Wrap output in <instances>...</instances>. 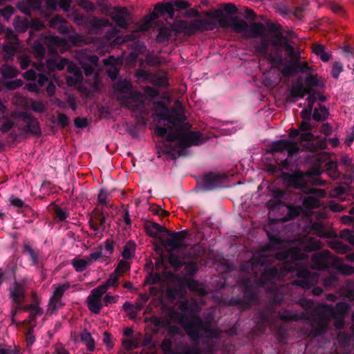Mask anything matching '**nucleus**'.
<instances>
[{"label":"nucleus","mask_w":354,"mask_h":354,"mask_svg":"<svg viewBox=\"0 0 354 354\" xmlns=\"http://www.w3.org/2000/svg\"><path fill=\"white\" fill-rule=\"evenodd\" d=\"M238 8L232 3L223 5V9H215L205 12V16L216 19L218 26L222 28H232L237 33H245V38L263 37L266 27L261 22H253L250 25L244 20H239L234 15Z\"/></svg>","instance_id":"f257e3e1"},{"label":"nucleus","mask_w":354,"mask_h":354,"mask_svg":"<svg viewBox=\"0 0 354 354\" xmlns=\"http://www.w3.org/2000/svg\"><path fill=\"white\" fill-rule=\"evenodd\" d=\"M274 257L279 261H284L283 264L280 269L274 266L265 268L261 273V283L279 279L288 273L296 274L300 267L299 261L308 258V255L297 247L277 251Z\"/></svg>","instance_id":"f03ea898"},{"label":"nucleus","mask_w":354,"mask_h":354,"mask_svg":"<svg viewBox=\"0 0 354 354\" xmlns=\"http://www.w3.org/2000/svg\"><path fill=\"white\" fill-rule=\"evenodd\" d=\"M145 230L148 236L153 238H158V234L164 232L170 238L165 241L161 240L162 244L166 248L169 247L172 250H177L180 248L181 244L187 236V232L182 230L179 232H170L160 224L147 221L144 225Z\"/></svg>","instance_id":"7ed1b4c3"},{"label":"nucleus","mask_w":354,"mask_h":354,"mask_svg":"<svg viewBox=\"0 0 354 354\" xmlns=\"http://www.w3.org/2000/svg\"><path fill=\"white\" fill-rule=\"evenodd\" d=\"M217 24L216 19L210 17L204 19H194L189 23L183 19H178L172 24L171 28L172 32L176 34L184 33L187 36H192L196 32L213 30L217 27Z\"/></svg>","instance_id":"20e7f679"},{"label":"nucleus","mask_w":354,"mask_h":354,"mask_svg":"<svg viewBox=\"0 0 354 354\" xmlns=\"http://www.w3.org/2000/svg\"><path fill=\"white\" fill-rule=\"evenodd\" d=\"M190 340L194 344V347H188L176 354H202L198 344L201 338V330L208 331L210 327L205 326L203 320L197 315H192L187 322H181Z\"/></svg>","instance_id":"39448f33"},{"label":"nucleus","mask_w":354,"mask_h":354,"mask_svg":"<svg viewBox=\"0 0 354 354\" xmlns=\"http://www.w3.org/2000/svg\"><path fill=\"white\" fill-rule=\"evenodd\" d=\"M309 176L307 172L297 171L295 173H286L283 179L288 187L301 190L306 194H315L318 197H325L326 192L323 189H317L309 187L310 180L306 177Z\"/></svg>","instance_id":"423d86ee"},{"label":"nucleus","mask_w":354,"mask_h":354,"mask_svg":"<svg viewBox=\"0 0 354 354\" xmlns=\"http://www.w3.org/2000/svg\"><path fill=\"white\" fill-rule=\"evenodd\" d=\"M298 279L295 281V283L305 290H309L311 288L312 293L315 296H319L323 292L321 287L315 286L318 282L319 276L317 273L310 271L307 268L299 267L296 272Z\"/></svg>","instance_id":"0eeeda50"},{"label":"nucleus","mask_w":354,"mask_h":354,"mask_svg":"<svg viewBox=\"0 0 354 354\" xmlns=\"http://www.w3.org/2000/svg\"><path fill=\"white\" fill-rule=\"evenodd\" d=\"M202 133L199 131H182L181 136L179 138V149H178V156H183L185 150L191 146H198L205 142L202 138Z\"/></svg>","instance_id":"6e6552de"},{"label":"nucleus","mask_w":354,"mask_h":354,"mask_svg":"<svg viewBox=\"0 0 354 354\" xmlns=\"http://www.w3.org/2000/svg\"><path fill=\"white\" fill-rule=\"evenodd\" d=\"M224 176L209 173L205 174L203 178L197 182L195 189L197 192H207L221 187L223 183Z\"/></svg>","instance_id":"1a4fd4ad"},{"label":"nucleus","mask_w":354,"mask_h":354,"mask_svg":"<svg viewBox=\"0 0 354 354\" xmlns=\"http://www.w3.org/2000/svg\"><path fill=\"white\" fill-rule=\"evenodd\" d=\"M182 131L180 130H172L167 132L165 136L166 140L169 142L165 145L164 149L161 151H158V157L161 156V153L170 156L171 160H176L175 153L178 154L179 149V138L181 136Z\"/></svg>","instance_id":"9d476101"},{"label":"nucleus","mask_w":354,"mask_h":354,"mask_svg":"<svg viewBox=\"0 0 354 354\" xmlns=\"http://www.w3.org/2000/svg\"><path fill=\"white\" fill-rule=\"evenodd\" d=\"M12 116L19 118L26 123V125L24 127V131L26 133L34 136H40L41 134V130L38 120L30 113L20 111L17 113L12 114Z\"/></svg>","instance_id":"9b49d317"},{"label":"nucleus","mask_w":354,"mask_h":354,"mask_svg":"<svg viewBox=\"0 0 354 354\" xmlns=\"http://www.w3.org/2000/svg\"><path fill=\"white\" fill-rule=\"evenodd\" d=\"M287 151L288 156L291 157L299 152V147L295 142L282 139L273 142L270 146V152L283 153Z\"/></svg>","instance_id":"f8f14e48"},{"label":"nucleus","mask_w":354,"mask_h":354,"mask_svg":"<svg viewBox=\"0 0 354 354\" xmlns=\"http://www.w3.org/2000/svg\"><path fill=\"white\" fill-rule=\"evenodd\" d=\"M44 40L46 44H58L59 38L58 37L46 36L40 35L39 39H36L32 45V50L34 56L38 59H42L46 55V48L41 41Z\"/></svg>","instance_id":"ddd939ff"},{"label":"nucleus","mask_w":354,"mask_h":354,"mask_svg":"<svg viewBox=\"0 0 354 354\" xmlns=\"http://www.w3.org/2000/svg\"><path fill=\"white\" fill-rule=\"evenodd\" d=\"M9 297L13 304L22 306L26 298L24 283L15 281L9 288Z\"/></svg>","instance_id":"4468645a"},{"label":"nucleus","mask_w":354,"mask_h":354,"mask_svg":"<svg viewBox=\"0 0 354 354\" xmlns=\"http://www.w3.org/2000/svg\"><path fill=\"white\" fill-rule=\"evenodd\" d=\"M331 254L328 250L315 252L312 256V263L316 270H324L329 268Z\"/></svg>","instance_id":"2eb2a0df"},{"label":"nucleus","mask_w":354,"mask_h":354,"mask_svg":"<svg viewBox=\"0 0 354 354\" xmlns=\"http://www.w3.org/2000/svg\"><path fill=\"white\" fill-rule=\"evenodd\" d=\"M129 16V12L125 7H115L111 14L112 20L115 21L118 27L122 28L128 27L129 24L127 17Z\"/></svg>","instance_id":"dca6fc26"},{"label":"nucleus","mask_w":354,"mask_h":354,"mask_svg":"<svg viewBox=\"0 0 354 354\" xmlns=\"http://www.w3.org/2000/svg\"><path fill=\"white\" fill-rule=\"evenodd\" d=\"M311 90L305 87L301 83L297 82L292 85L290 90L288 101L290 103H295L296 98L303 99L306 94L310 93Z\"/></svg>","instance_id":"f3484780"},{"label":"nucleus","mask_w":354,"mask_h":354,"mask_svg":"<svg viewBox=\"0 0 354 354\" xmlns=\"http://www.w3.org/2000/svg\"><path fill=\"white\" fill-rule=\"evenodd\" d=\"M162 111L160 113V118L172 124H176L182 120L180 115L175 111H171L170 109L164 104H160Z\"/></svg>","instance_id":"a211bd4d"},{"label":"nucleus","mask_w":354,"mask_h":354,"mask_svg":"<svg viewBox=\"0 0 354 354\" xmlns=\"http://www.w3.org/2000/svg\"><path fill=\"white\" fill-rule=\"evenodd\" d=\"M19 42L5 41L1 48L2 52L4 53V59L6 61L13 59L14 55L17 52Z\"/></svg>","instance_id":"6ab92c4d"},{"label":"nucleus","mask_w":354,"mask_h":354,"mask_svg":"<svg viewBox=\"0 0 354 354\" xmlns=\"http://www.w3.org/2000/svg\"><path fill=\"white\" fill-rule=\"evenodd\" d=\"M68 63V60L66 58H48L46 60V67L50 71H62Z\"/></svg>","instance_id":"aec40b11"},{"label":"nucleus","mask_w":354,"mask_h":354,"mask_svg":"<svg viewBox=\"0 0 354 354\" xmlns=\"http://www.w3.org/2000/svg\"><path fill=\"white\" fill-rule=\"evenodd\" d=\"M276 39L272 42L274 46H282L292 57L296 56L295 48L290 44L286 37L281 33H279L275 36Z\"/></svg>","instance_id":"412c9836"},{"label":"nucleus","mask_w":354,"mask_h":354,"mask_svg":"<svg viewBox=\"0 0 354 354\" xmlns=\"http://www.w3.org/2000/svg\"><path fill=\"white\" fill-rule=\"evenodd\" d=\"M104 64L105 66L109 67L107 68L109 77L112 80H116L120 73V68L115 65V59L111 56L108 59H104Z\"/></svg>","instance_id":"4be33fe9"},{"label":"nucleus","mask_w":354,"mask_h":354,"mask_svg":"<svg viewBox=\"0 0 354 354\" xmlns=\"http://www.w3.org/2000/svg\"><path fill=\"white\" fill-rule=\"evenodd\" d=\"M69 287H70V283H65L61 286H59L58 287H57L55 289V290L53 291V295L50 299V303H49L50 305L53 303V306L52 308L53 310H55L56 309V303H57L60 301L64 292L67 289H68Z\"/></svg>","instance_id":"5701e85b"},{"label":"nucleus","mask_w":354,"mask_h":354,"mask_svg":"<svg viewBox=\"0 0 354 354\" xmlns=\"http://www.w3.org/2000/svg\"><path fill=\"white\" fill-rule=\"evenodd\" d=\"M68 73L75 76V79L72 77H67L66 80L68 84H73L77 82L82 81L83 76L81 68L76 64H71L68 66Z\"/></svg>","instance_id":"b1692460"},{"label":"nucleus","mask_w":354,"mask_h":354,"mask_svg":"<svg viewBox=\"0 0 354 354\" xmlns=\"http://www.w3.org/2000/svg\"><path fill=\"white\" fill-rule=\"evenodd\" d=\"M13 26L19 33L26 32L30 27V21L26 17L17 16L13 21Z\"/></svg>","instance_id":"393cba45"},{"label":"nucleus","mask_w":354,"mask_h":354,"mask_svg":"<svg viewBox=\"0 0 354 354\" xmlns=\"http://www.w3.org/2000/svg\"><path fill=\"white\" fill-rule=\"evenodd\" d=\"M312 231L322 238H330L332 233L328 231L322 222H315L311 225Z\"/></svg>","instance_id":"a878e982"},{"label":"nucleus","mask_w":354,"mask_h":354,"mask_svg":"<svg viewBox=\"0 0 354 354\" xmlns=\"http://www.w3.org/2000/svg\"><path fill=\"white\" fill-rule=\"evenodd\" d=\"M278 316L279 319L283 322H291V321H297L300 318H302L305 316L304 313H301L299 315L297 313H292L289 310H283L282 311H279Z\"/></svg>","instance_id":"bb28decb"},{"label":"nucleus","mask_w":354,"mask_h":354,"mask_svg":"<svg viewBox=\"0 0 354 354\" xmlns=\"http://www.w3.org/2000/svg\"><path fill=\"white\" fill-rule=\"evenodd\" d=\"M313 196H308L304 197L302 201L303 206L307 209H313L319 207L320 201L319 198L322 197H318L315 194H312Z\"/></svg>","instance_id":"cd10ccee"},{"label":"nucleus","mask_w":354,"mask_h":354,"mask_svg":"<svg viewBox=\"0 0 354 354\" xmlns=\"http://www.w3.org/2000/svg\"><path fill=\"white\" fill-rule=\"evenodd\" d=\"M257 296L252 284L250 283H247L243 290V299L250 306L252 302L257 300Z\"/></svg>","instance_id":"c85d7f7f"},{"label":"nucleus","mask_w":354,"mask_h":354,"mask_svg":"<svg viewBox=\"0 0 354 354\" xmlns=\"http://www.w3.org/2000/svg\"><path fill=\"white\" fill-rule=\"evenodd\" d=\"M44 27L42 21L39 19H34L30 21L29 39H33L37 36V32Z\"/></svg>","instance_id":"c756f323"},{"label":"nucleus","mask_w":354,"mask_h":354,"mask_svg":"<svg viewBox=\"0 0 354 354\" xmlns=\"http://www.w3.org/2000/svg\"><path fill=\"white\" fill-rule=\"evenodd\" d=\"M0 73L5 79L14 78L19 74L18 70L15 66L8 64H3L1 66Z\"/></svg>","instance_id":"7c9ffc66"},{"label":"nucleus","mask_w":354,"mask_h":354,"mask_svg":"<svg viewBox=\"0 0 354 354\" xmlns=\"http://www.w3.org/2000/svg\"><path fill=\"white\" fill-rule=\"evenodd\" d=\"M66 21L64 17L57 15L50 19V25L51 28H57L62 32H66L67 27L66 26Z\"/></svg>","instance_id":"2f4dec72"},{"label":"nucleus","mask_w":354,"mask_h":354,"mask_svg":"<svg viewBox=\"0 0 354 354\" xmlns=\"http://www.w3.org/2000/svg\"><path fill=\"white\" fill-rule=\"evenodd\" d=\"M23 252L27 253L30 256V260L32 266H37L39 263L38 252L32 249L28 242H25L23 246Z\"/></svg>","instance_id":"473e14b6"},{"label":"nucleus","mask_w":354,"mask_h":354,"mask_svg":"<svg viewBox=\"0 0 354 354\" xmlns=\"http://www.w3.org/2000/svg\"><path fill=\"white\" fill-rule=\"evenodd\" d=\"M178 250L179 248L176 251H178ZM173 251L174 250H172L171 248L170 250H167L169 252L168 261L171 267L176 270H178L184 266L185 262L177 254L172 253L171 252Z\"/></svg>","instance_id":"72a5a7b5"},{"label":"nucleus","mask_w":354,"mask_h":354,"mask_svg":"<svg viewBox=\"0 0 354 354\" xmlns=\"http://www.w3.org/2000/svg\"><path fill=\"white\" fill-rule=\"evenodd\" d=\"M328 113V109L324 105H320L319 109L315 108L314 109L312 117L317 122H322L326 120Z\"/></svg>","instance_id":"f704fd0d"},{"label":"nucleus","mask_w":354,"mask_h":354,"mask_svg":"<svg viewBox=\"0 0 354 354\" xmlns=\"http://www.w3.org/2000/svg\"><path fill=\"white\" fill-rule=\"evenodd\" d=\"M269 41L264 37H261L260 42L254 46V51L257 55L264 56L268 53Z\"/></svg>","instance_id":"c9c22d12"},{"label":"nucleus","mask_w":354,"mask_h":354,"mask_svg":"<svg viewBox=\"0 0 354 354\" xmlns=\"http://www.w3.org/2000/svg\"><path fill=\"white\" fill-rule=\"evenodd\" d=\"M87 306L92 313L98 314L102 307V301L88 296Z\"/></svg>","instance_id":"e433bc0d"},{"label":"nucleus","mask_w":354,"mask_h":354,"mask_svg":"<svg viewBox=\"0 0 354 354\" xmlns=\"http://www.w3.org/2000/svg\"><path fill=\"white\" fill-rule=\"evenodd\" d=\"M80 338L89 351H93L95 349V343L91 333L87 330L83 331L80 335Z\"/></svg>","instance_id":"4c0bfd02"},{"label":"nucleus","mask_w":354,"mask_h":354,"mask_svg":"<svg viewBox=\"0 0 354 354\" xmlns=\"http://www.w3.org/2000/svg\"><path fill=\"white\" fill-rule=\"evenodd\" d=\"M263 57L272 64V68H276L278 66L283 65V57L281 53L272 54L268 53Z\"/></svg>","instance_id":"58836bf2"},{"label":"nucleus","mask_w":354,"mask_h":354,"mask_svg":"<svg viewBox=\"0 0 354 354\" xmlns=\"http://www.w3.org/2000/svg\"><path fill=\"white\" fill-rule=\"evenodd\" d=\"M287 208L288 213L285 216L286 221H290L296 218L302 212V207L299 205H289Z\"/></svg>","instance_id":"ea45409f"},{"label":"nucleus","mask_w":354,"mask_h":354,"mask_svg":"<svg viewBox=\"0 0 354 354\" xmlns=\"http://www.w3.org/2000/svg\"><path fill=\"white\" fill-rule=\"evenodd\" d=\"M114 88L117 91L126 94L129 93V92L131 90L132 84L129 81L127 80H120L115 84Z\"/></svg>","instance_id":"a19ab883"},{"label":"nucleus","mask_w":354,"mask_h":354,"mask_svg":"<svg viewBox=\"0 0 354 354\" xmlns=\"http://www.w3.org/2000/svg\"><path fill=\"white\" fill-rule=\"evenodd\" d=\"M322 246V244L319 241L315 238H309L304 245V250L313 252L321 249Z\"/></svg>","instance_id":"79ce46f5"},{"label":"nucleus","mask_w":354,"mask_h":354,"mask_svg":"<svg viewBox=\"0 0 354 354\" xmlns=\"http://www.w3.org/2000/svg\"><path fill=\"white\" fill-rule=\"evenodd\" d=\"M171 28L169 29L166 27L160 28L158 30L156 40L160 43L168 41L171 37Z\"/></svg>","instance_id":"37998d69"},{"label":"nucleus","mask_w":354,"mask_h":354,"mask_svg":"<svg viewBox=\"0 0 354 354\" xmlns=\"http://www.w3.org/2000/svg\"><path fill=\"white\" fill-rule=\"evenodd\" d=\"M327 330V326L322 322L312 325L310 333L313 337H318L324 335Z\"/></svg>","instance_id":"c03bdc74"},{"label":"nucleus","mask_w":354,"mask_h":354,"mask_svg":"<svg viewBox=\"0 0 354 354\" xmlns=\"http://www.w3.org/2000/svg\"><path fill=\"white\" fill-rule=\"evenodd\" d=\"M72 266L75 269V270L78 272H82L84 271L87 266L90 265L89 261L87 259H74L72 261Z\"/></svg>","instance_id":"a18cd8bd"},{"label":"nucleus","mask_w":354,"mask_h":354,"mask_svg":"<svg viewBox=\"0 0 354 354\" xmlns=\"http://www.w3.org/2000/svg\"><path fill=\"white\" fill-rule=\"evenodd\" d=\"M93 219L95 221H97L99 223V225H100V228L102 229V230H104L105 228V223H106V215L104 214V213L103 212V211H100L97 209H95L93 212Z\"/></svg>","instance_id":"49530a36"},{"label":"nucleus","mask_w":354,"mask_h":354,"mask_svg":"<svg viewBox=\"0 0 354 354\" xmlns=\"http://www.w3.org/2000/svg\"><path fill=\"white\" fill-rule=\"evenodd\" d=\"M330 248L339 254H346L351 250L348 245L344 244L339 241H335L331 243Z\"/></svg>","instance_id":"de8ad7c7"},{"label":"nucleus","mask_w":354,"mask_h":354,"mask_svg":"<svg viewBox=\"0 0 354 354\" xmlns=\"http://www.w3.org/2000/svg\"><path fill=\"white\" fill-rule=\"evenodd\" d=\"M91 24L93 28H95L97 30L102 29L104 28L111 26V24H110L109 19H103V18H97V17L94 18L91 21Z\"/></svg>","instance_id":"09e8293b"},{"label":"nucleus","mask_w":354,"mask_h":354,"mask_svg":"<svg viewBox=\"0 0 354 354\" xmlns=\"http://www.w3.org/2000/svg\"><path fill=\"white\" fill-rule=\"evenodd\" d=\"M272 310L270 308L261 310L259 314V322L263 324H268L271 322Z\"/></svg>","instance_id":"8fccbe9b"},{"label":"nucleus","mask_w":354,"mask_h":354,"mask_svg":"<svg viewBox=\"0 0 354 354\" xmlns=\"http://www.w3.org/2000/svg\"><path fill=\"white\" fill-rule=\"evenodd\" d=\"M119 274L118 273H115L114 271L113 273H111L104 284L102 286H105L106 290L110 286H113L115 288L118 287V279H119Z\"/></svg>","instance_id":"3c124183"},{"label":"nucleus","mask_w":354,"mask_h":354,"mask_svg":"<svg viewBox=\"0 0 354 354\" xmlns=\"http://www.w3.org/2000/svg\"><path fill=\"white\" fill-rule=\"evenodd\" d=\"M106 291L105 286L101 285L93 289L88 296L102 301V297Z\"/></svg>","instance_id":"603ef678"},{"label":"nucleus","mask_w":354,"mask_h":354,"mask_svg":"<svg viewBox=\"0 0 354 354\" xmlns=\"http://www.w3.org/2000/svg\"><path fill=\"white\" fill-rule=\"evenodd\" d=\"M339 236L341 239H344L353 245H354V233L349 229H344L340 231Z\"/></svg>","instance_id":"864d4df0"},{"label":"nucleus","mask_w":354,"mask_h":354,"mask_svg":"<svg viewBox=\"0 0 354 354\" xmlns=\"http://www.w3.org/2000/svg\"><path fill=\"white\" fill-rule=\"evenodd\" d=\"M160 281V274L150 272L145 278L144 286L147 285H154L159 283Z\"/></svg>","instance_id":"5fc2aeb1"},{"label":"nucleus","mask_w":354,"mask_h":354,"mask_svg":"<svg viewBox=\"0 0 354 354\" xmlns=\"http://www.w3.org/2000/svg\"><path fill=\"white\" fill-rule=\"evenodd\" d=\"M184 266H185V269L187 272V274L190 277H194L198 270V267L196 262H193V261L188 262V263L185 262Z\"/></svg>","instance_id":"6e6d98bb"},{"label":"nucleus","mask_w":354,"mask_h":354,"mask_svg":"<svg viewBox=\"0 0 354 354\" xmlns=\"http://www.w3.org/2000/svg\"><path fill=\"white\" fill-rule=\"evenodd\" d=\"M135 249V245L133 242L129 241L125 246L124 247V250L122 252V256L125 259H129L132 257V252Z\"/></svg>","instance_id":"4d7b16f0"},{"label":"nucleus","mask_w":354,"mask_h":354,"mask_svg":"<svg viewBox=\"0 0 354 354\" xmlns=\"http://www.w3.org/2000/svg\"><path fill=\"white\" fill-rule=\"evenodd\" d=\"M130 270V265L128 262L124 260H120L118 264V266L115 269V273H118L119 276L123 275V274Z\"/></svg>","instance_id":"13d9d810"},{"label":"nucleus","mask_w":354,"mask_h":354,"mask_svg":"<svg viewBox=\"0 0 354 354\" xmlns=\"http://www.w3.org/2000/svg\"><path fill=\"white\" fill-rule=\"evenodd\" d=\"M128 95H124L121 97V100H124V102H127L129 100H132L135 102H138L140 100V98L142 97V93L140 91H130L129 93H127Z\"/></svg>","instance_id":"bf43d9fd"},{"label":"nucleus","mask_w":354,"mask_h":354,"mask_svg":"<svg viewBox=\"0 0 354 354\" xmlns=\"http://www.w3.org/2000/svg\"><path fill=\"white\" fill-rule=\"evenodd\" d=\"M32 110L38 113H43L46 111V107L41 101L32 100L30 103Z\"/></svg>","instance_id":"052dcab7"},{"label":"nucleus","mask_w":354,"mask_h":354,"mask_svg":"<svg viewBox=\"0 0 354 354\" xmlns=\"http://www.w3.org/2000/svg\"><path fill=\"white\" fill-rule=\"evenodd\" d=\"M17 8L26 15L30 16L32 8L29 6L26 1H19L17 4Z\"/></svg>","instance_id":"680f3d73"},{"label":"nucleus","mask_w":354,"mask_h":354,"mask_svg":"<svg viewBox=\"0 0 354 354\" xmlns=\"http://www.w3.org/2000/svg\"><path fill=\"white\" fill-rule=\"evenodd\" d=\"M180 294V290L175 286L173 287H169L166 290V296L171 301H174L177 299V297L179 296Z\"/></svg>","instance_id":"e2e57ef3"},{"label":"nucleus","mask_w":354,"mask_h":354,"mask_svg":"<svg viewBox=\"0 0 354 354\" xmlns=\"http://www.w3.org/2000/svg\"><path fill=\"white\" fill-rule=\"evenodd\" d=\"M338 277L334 274H330L328 277H325L323 284L325 287H332L337 284Z\"/></svg>","instance_id":"0e129e2a"},{"label":"nucleus","mask_w":354,"mask_h":354,"mask_svg":"<svg viewBox=\"0 0 354 354\" xmlns=\"http://www.w3.org/2000/svg\"><path fill=\"white\" fill-rule=\"evenodd\" d=\"M281 73L285 77H290L296 73L295 63L286 65Z\"/></svg>","instance_id":"69168bd1"},{"label":"nucleus","mask_w":354,"mask_h":354,"mask_svg":"<svg viewBox=\"0 0 354 354\" xmlns=\"http://www.w3.org/2000/svg\"><path fill=\"white\" fill-rule=\"evenodd\" d=\"M79 6L87 12H93L96 9L95 4L89 0H80Z\"/></svg>","instance_id":"338daca9"},{"label":"nucleus","mask_w":354,"mask_h":354,"mask_svg":"<svg viewBox=\"0 0 354 354\" xmlns=\"http://www.w3.org/2000/svg\"><path fill=\"white\" fill-rule=\"evenodd\" d=\"M6 41L19 42L18 36L14 32L11 28H6L4 26V32Z\"/></svg>","instance_id":"774afa93"}]
</instances>
